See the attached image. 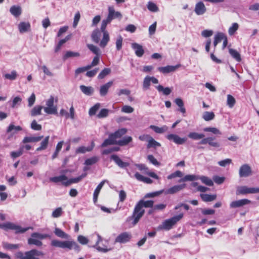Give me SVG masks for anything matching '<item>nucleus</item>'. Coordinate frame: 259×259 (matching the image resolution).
Listing matches in <instances>:
<instances>
[{
  "label": "nucleus",
  "mask_w": 259,
  "mask_h": 259,
  "mask_svg": "<svg viewBox=\"0 0 259 259\" xmlns=\"http://www.w3.org/2000/svg\"><path fill=\"white\" fill-rule=\"evenodd\" d=\"M108 11L107 17L102 21V24H105V26H107L113 19L115 18L121 19L122 18V14L119 12L115 11L113 6L108 7Z\"/></svg>",
  "instance_id": "423d86ee"
},
{
  "label": "nucleus",
  "mask_w": 259,
  "mask_h": 259,
  "mask_svg": "<svg viewBox=\"0 0 259 259\" xmlns=\"http://www.w3.org/2000/svg\"><path fill=\"white\" fill-rule=\"evenodd\" d=\"M132 235L131 233L124 232L119 234L115 239V242L126 243L130 241Z\"/></svg>",
  "instance_id": "9b49d317"
},
{
  "label": "nucleus",
  "mask_w": 259,
  "mask_h": 259,
  "mask_svg": "<svg viewBox=\"0 0 259 259\" xmlns=\"http://www.w3.org/2000/svg\"><path fill=\"white\" fill-rule=\"evenodd\" d=\"M80 89L81 92L87 95H91L94 92V89L91 87L82 85L80 86Z\"/></svg>",
  "instance_id": "37998d69"
},
{
  "label": "nucleus",
  "mask_w": 259,
  "mask_h": 259,
  "mask_svg": "<svg viewBox=\"0 0 259 259\" xmlns=\"http://www.w3.org/2000/svg\"><path fill=\"white\" fill-rule=\"evenodd\" d=\"M181 65L180 64L177 65L176 66L167 65L165 67H159L158 68V70L163 73H168L175 71Z\"/></svg>",
  "instance_id": "4be33fe9"
},
{
  "label": "nucleus",
  "mask_w": 259,
  "mask_h": 259,
  "mask_svg": "<svg viewBox=\"0 0 259 259\" xmlns=\"http://www.w3.org/2000/svg\"><path fill=\"white\" fill-rule=\"evenodd\" d=\"M156 88L159 92H162L163 94L164 95H168L171 92V89L170 88L168 87L164 88L161 85L156 86Z\"/></svg>",
  "instance_id": "79ce46f5"
},
{
  "label": "nucleus",
  "mask_w": 259,
  "mask_h": 259,
  "mask_svg": "<svg viewBox=\"0 0 259 259\" xmlns=\"http://www.w3.org/2000/svg\"><path fill=\"white\" fill-rule=\"evenodd\" d=\"M135 177L138 181L146 184H151L153 182V181L150 178L144 177L138 172L135 174Z\"/></svg>",
  "instance_id": "72a5a7b5"
},
{
  "label": "nucleus",
  "mask_w": 259,
  "mask_h": 259,
  "mask_svg": "<svg viewBox=\"0 0 259 259\" xmlns=\"http://www.w3.org/2000/svg\"><path fill=\"white\" fill-rule=\"evenodd\" d=\"M99 158L97 156H93L90 158L86 159L84 161V164L87 165H91L96 163Z\"/></svg>",
  "instance_id": "bf43d9fd"
},
{
  "label": "nucleus",
  "mask_w": 259,
  "mask_h": 259,
  "mask_svg": "<svg viewBox=\"0 0 259 259\" xmlns=\"http://www.w3.org/2000/svg\"><path fill=\"white\" fill-rule=\"evenodd\" d=\"M51 245L54 247H59L63 249L69 250L74 249L77 251L80 250V247L78 244L73 241H60L57 239L52 240Z\"/></svg>",
  "instance_id": "f257e3e1"
},
{
  "label": "nucleus",
  "mask_w": 259,
  "mask_h": 259,
  "mask_svg": "<svg viewBox=\"0 0 259 259\" xmlns=\"http://www.w3.org/2000/svg\"><path fill=\"white\" fill-rule=\"evenodd\" d=\"M43 109V106H36L32 108L30 114L32 116H35L41 114V110Z\"/></svg>",
  "instance_id": "de8ad7c7"
},
{
  "label": "nucleus",
  "mask_w": 259,
  "mask_h": 259,
  "mask_svg": "<svg viewBox=\"0 0 259 259\" xmlns=\"http://www.w3.org/2000/svg\"><path fill=\"white\" fill-rule=\"evenodd\" d=\"M183 217V214L180 213L179 215H175L169 219L165 220L162 223L158 226L157 230H169L177 222L181 220Z\"/></svg>",
  "instance_id": "f03ea898"
},
{
  "label": "nucleus",
  "mask_w": 259,
  "mask_h": 259,
  "mask_svg": "<svg viewBox=\"0 0 259 259\" xmlns=\"http://www.w3.org/2000/svg\"><path fill=\"white\" fill-rule=\"evenodd\" d=\"M18 28L19 32L23 33L30 30V24L29 22H21L18 24Z\"/></svg>",
  "instance_id": "5701e85b"
},
{
  "label": "nucleus",
  "mask_w": 259,
  "mask_h": 259,
  "mask_svg": "<svg viewBox=\"0 0 259 259\" xmlns=\"http://www.w3.org/2000/svg\"><path fill=\"white\" fill-rule=\"evenodd\" d=\"M2 246L6 250H15L19 248V244H11L7 242H3Z\"/></svg>",
  "instance_id": "f704fd0d"
},
{
  "label": "nucleus",
  "mask_w": 259,
  "mask_h": 259,
  "mask_svg": "<svg viewBox=\"0 0 259 259\" xmlns=\"http://www.w3.org/2000/svg\"><path fill=\"white\" fill-rule=\"evenodd\" d=\"M27 259H39V257L43 255V253L36 249H32L26 251Z\"/></svg>",
  "instance_id": "a211bd4d"
},
{
  "label": "nucleus",
  "mask_w": 259,
  "mask_h": 259,
  "mask_svg": "<svg viewBox=\"0 0 259 259\" xmlns=\"http://www.w3.org/2000/svg\"><path fill=\"white\" fill-rule=\"evenodd\" d=\"M115 144H117V141L115 140V139L112 138V136L110 135L109 138L104 141V142L102 144V146L105 147L109 145H112Z\"/></svg>",
  "instance_id": "6e6d98bb"
},
{
  "label": "nucleus",
  "mask_w": 259,
  "mask_h": 259,
  "mask_svg": "<svg viewBox=\"0 0 259 259\" xmlns=\"http://www.w3.org/2000/svg\"><path fill=\"white\" fill-rule=\"evenodd\" d=\"M201 199L205 202L212 201L217 198L216 195H209L207 194H201L200 195Z\"/></svg>",
  "instance_id": "a19ab883"
},
{
  "label": "nucleus",
  "mask_w": 259,
  "mask_h": 259,
  "mask_svg": "<svg viewBox=\"0 0 259 259\" xmlns=\"http://www.w3.org/2000/svg\"><path fill=\"white\" fill-rule=\"evenodd\" d=\"M43 138V136H38V137H35V136H30V137H25L22 142L23 143H30V142H37L39 141Z\"/></svg>",
  "instance_id": "c85d7f7f"
},
{
  "label": "nucleus",
  "mask_w": 259,
  "mask_h": 259,
  "mask_svg": "<svg viewBox=\"0 0 259 259\" xmlns=\"http://www.w3.org/2000/svg\"><path fill=\"white\" fill-rule=\"evenodd\" d=\"M111 159L113 160L120 167H125L128 165L127 162H125L122 161V160L117 155H112L111 156Z\"/></svg>",
  "instance_id": "bb28decb"
},
{
  "label": "nucleus",
  "mask_w": 259,
  "mask_h": 259,
  "mask_svg": "<svg viewBox=\"0 0 259 259\" xmlns=\"http://www.w3.org/2000/svg\"><path fill=\"white\" fill-rule=\"evenodd\" d=\"M94 147V142L92 143L91 146L85 147V146H80L76 149V153H84L86 152H89L92 150Z\"/></svg>",
  "instance_id": "c756f323"
},
{
  "label": "nucleus",
  "mask_w": 259,
  "mask_h": 259,
  "mask_svg": "<svg viewBox=\"0 0 259 259\" xmlns=\"http://www.w3.org/2000/svg\"><path fill=\"white\" fill-rule=\"evenodd\" d=\"M259 193V188L248 187L247 186H239L237 188V195H246Z\"/></svg>",
  "instance_id": "1a4fd4ad"
},
{
  "label": "nucleus",
  "mask_w": 259,
  "mask_h": 259,
  "mask_svg": "<svg viewBox=\"0 0 259 259\" xmlns=\"http://www.w3.org/2000/svg\"><path fill=\"white\" fill-rule=\"evenodd\" d=\"M161 146L160 143L156 141L152 137L150 139L149 143L147 145V148H156L157 147H159Z\"/></svg>",
  "instance_id": "13d9d810"
},
{
  "label": "nucleus",
  "mask_w": 259,
  "mask_h": 259,
  "mask_svg": "<svg viewBox=\"0 0 259 259\" xmlns=\"http://www.w3.org/2000/svg\"><path fill=\"white\" fill-rule=\"evenodd\" d=\"M54 102V98L52 96L46 101L45 106H43V109L46 113L48 114H57V106L55 105Z\"/></svg>",
  "instance_id": "20e7f679"
},
{
  "label": "nucleus",
  "mask_w": 259,
  "mask_h": 259,
  "mask_svg": "<svg viewBox=\"0 0 259 259\" xmlns=\"http://www.w3.org/2000/svg\"><path fill=\"white\" fill-rule=\"evenodd\" d=\"M150 128L158 134L163 133L166 132L168 130V127L166 125H163V126L159 127L155 125H151L150 126Z\"/></svg>",
  "instance_id": "c9c22d12"
},
{
  "label": "nucleus",
  "mask_w": 259,
  "mask_h": 259,
  "mask_svg": "<svg viewBox=\"0 0 259 259\" xmlns=\"http://www.w3.org/2000/svg\"><path fill=\"white\" fill-rule=\"evenodd\" d=\"M251 201L247 199H242L236 201H232L230 203V207L231 208H237L241 207L243 205L249 204Z\"/></svg>",
  "instance_id": "dca6fc26"
},
{
  "label": "nucleus",
  "mask_w": 259,
  "mask_h": 259,
  "mask_svg": "<svg viewBox=\"0 0 259 259\" xmlns=\"http://www.w3.org/2000/svg\"><path fill=\"white\" fill-rule=\"evenodd\" d=\"M199 179L201 181L202 183L208 186H212L213 185L212 180L207 177L204 176H199Z\"/></svg>",
  "instance_id": "c03bdc74"
},
{
  "label": "nucleus",
  "mask_w": 259,
  "mask_h": 259,
  "mask_svg": "<svg viewBox=\"0 0 259 259\" xmlns=\"http://www.w3.org/2000/svg\"><path fill=\"white\" fill-rule=\"evenodd\" d=\"M22 130V128L20 126H15L13 124H10L7 130V133H10L13 135Z\"/></svg>",
  "instance_id": "cd10ccee"
},
{
  "label": "nucleus",
  "mask_w": 259,
  "mask_h": 259,
  "mask_svg": "<svg viewBox=\"0 0 259 259\" xmlns=\"http://www.w3.org/2000/svg\"><path fill=\"white\" fill-rule=\"evenodd\" d=\"M153 201L152 200H140L137 204L139 205L142 209L144 207H151L153 205Z\"/></svg>",
  "instance_id": "58836bf2"
},
{
  "label": "nucleus",
  "mask_w": 259,
  "mask_h": 259,
  "mask_svg": "<svg viewBox=\"0 0 259 259\" xmlns=\"http://www.w3.org/2000/svg\"><path fill=\"white\" fill-rule=\"evenodd\" d=\"M87 176L85 173L82 174L81 176L72 179H69V185L73 183H77L80 181L83 178H85Z\"/></svg>",
  "instance_id": "680f3d73"
},
{
  "label": "nucleus",
  "mask_w": 259,
  "mask_h": 259,
  "mask_svg": "<svg viewBox=\"0 0 259 259\" xmlns=\"http://www.w3.org/2000/svg\"><path fill=\"white\" fill-rule=\"evenodd\" d=\"M166 137L168 140L172 141L178 145L184 144L187 140L186 138H181L178 135L174 134H168Z\"/></svg>",
  "instance_id": "ddd939ff"
},
{
  "label": "nucleus",
  "mask_w": 259,
  "mask_h": 259,
  "mask_svg": "<svg viewBox=\"0 0 259 259\" xmlns=\"http://www.w3.org/2000/svg\"><path fill=\"white\" fill-rule=\"evenodd\" d=\"M67 171V169L61 170L60 175L50 178V181L56 184L61 183L65 187L69 186V178L65 175Z\"/></svg>",
  "instance_id": "39448f33"
},
{
  "label": "nucleus",
  "mask_w": 259,
  "mask_h": 259,
  "mask_svg": "<svg viewBox=\"0 0 259 259\" xmlns=\"http://www.w3.org/2000/svg\"><path fill=\"white\" fill-rule=\"evenodd\" d=\"M111 72L110 68H104L99 74L98 78L102 79L104 78L106 75L109 74Z\"/></svg>",
  "instance_id": "0e129e2a"
},
{
  "label": "nucleus",
  "mask_w": 259,
  "mask_h": 259,
  "mask_svg": "<svg viewBox=\"0 0 259 259\" xmlns=\"http://www.w3.org/2000/svg\"><path fill=\"white\" fill-rule=\"evenodd\" d=\"M50 137H46L44 140L41 142L40 147L36 149L37 151H40L46 149L47 148Z\"/></svg>",
  "instance_id": "a18cd8bd"
},
{
  "label": "nucleus",
  "mask_w": 259,
  "mask_h": 259,
  "mask_svg": "<svg viewBox=\"0 0 259 259\" xmlns=\"http://www.w3.org/2000/svg\"><path fill=\"white\" fill-rule=\"evenodd\" d=\"M204 132H211L215 135H221L222 133L219 129L215 127H207L203 129Z\"/></svg>",
  "instance_id": "e2e57ef3"
},
{
  "label": "nucleus",
  "mask_w": 259,
  "mask_h": 259,
  "mask_svg": "<svg viewBox=\"0 0 259 259\" xmlns=\"http://www.w3.org/2000/svg\"><path fill=\"white\" fill-rule=\"evenodd\" d=\"M186 186V185L185 184L179 185H175L166 190H164L163 193H164V194L166 195L173 194L183 190L184 188H185Z\"/></svg>",
  "instance_id": "4468645a"
},
{
  "label": "nucleus",
  "mask_w": 259,
  "mask_h": 259,
  "mask_svg": "<svg viewBox=\"0 0 259 259\" xmlns=\"http://www.w3.org/2000/svg\"><path fill=\"white\" fill-rule=\"evenodd\" d=\"M113 81H110L106 83V84L102 85L100 89V94L101 96H105L107 95L109 89L113 84Z\"/></svg>",
  "instance_id": "b1692460"
},
{
  "label": "nucleus",
  "mask_w": 259,
  "mask_h": 259,
  "mask_svg": "<svg viewBox=\"0 0 259 259\" xmlns=\"http://www.w3.org/2000/svg\"><path fill=\"white\" fill-rule=\"evenodd\" d=\"M145 210L142 209L139 205L137 204L135 206L134 210L132 215V218L134 219L133 225H135L139 222L140 219L142 217L144 214Z\"/></svg>",
  "instance_id": "9d476101"
},
{
  "label": "nucleus",
  "mask_w": 259,
  "mask_h": 259,
  "mask_svg": "<svg viewBox=\"0 0 259 259\" xmlns=\"http://www.w3.org/2000/svg\"><path fill=\"white\" fill-rule=\"evenodd\" d=\"M101 31L98 29L94 30L91 35V37L93 41L96 43H99L100 40Z\"/></svg>",
  "instance_id": "473e14b6"
},
{
  "label": "nucleus",
  "mask_w": 259,
  "mask_h": 259,
  "mask_svg": "<svg viewBox=\"0 0 259 259\" xmlns=\"http://www.w3.org/2000/svg\"><path fill=\"white\" fill-rule=\"evenodd\" d=\"M188 136L189 138L193 140H198L203 138L204 137V135L196 132H191L188 134Z\"/></svg>",
  "instance_id": "09e8293b"
},
{
  "label": "nucleus",
  "mask_w": 259,
  "mask_h": 259,
  "mask_svg": "<svg viewBox=\"0 0 259 259\" xmlns=\"http://www.w3.org/2000/svg\"><path fill=\"white\" fill-rule=\"evenodd\" d=\"M132 48L133 50H134L135 54L138 57H141L144 53V50L143 48V47L136 42L132 43Z\"/></svg>",
  "instance_id": "aec40b11"
},
{
  "label": "nucleus",
  "mask_w": 259,
  "mask_h": 259,
  "mask_svg": "<svg viewBox=\"0 0 259 259\" xmlns=\"http://www.w3.org/2000/svg\"><path fill=\"white\" fill-rule=\"evenodd\" d=\"M230 54L237 61L240 62L241 60L240 54L235 50L233 49H229V50Z\"/></svg>",
  "instance_id": "8fccbe9b"
},
{
  "label": "nucleus",
  "mask_w": 259,
  "mask_h": 259,
  "mask_svg": "<svg viewBox=\"0 0 259 259\" xmlns=\"http://www.w3.org/2000/svg\"><path fill=\"white\" fill-rule=\"evenodd\" d=\"M239 28V25L237 23H233L229 27L228 30L229 34L230 36L233 35Z\"/></svg>",
  "instance_id": "4d7b16f0"
},
{
  "label": "nucleus",
  "mask_w": 259,
  "mask_h": 259,
  "mask_svg": "<svg viewBox=\"0 0 259 259\" xmlns=\"http://www.w3.org/2000/svg\"><path fill=\"white\" fill-rule=\"evenodd\" d=\"M227 36L222 32H218L214 37L213 45L215 48L217 45L222 40L224 39Z\"/></svg>",
  "instance_id": "7c9ffc66"
},
{
  "label": "nucleus",
  "mask_w": 259,
  "mask_h": 259,
  "mask_svg": "<svg viewBox=\"0 0 259 259\" xmlns=\"http://www.w3.org/2000/svg\"><path fill=\"white\" fill-rule=\"evenodd\" d=\"M48 237L47 234H42L38 233H33L31 237L28 239V243L30 245H35L40 246L42 245L41 240Z\"/></svg>",
  "instance_id": "0eeeda50"
},
{
  "label": "nucleus",
  "mask_w": 259,
  "mask_h": 259,
  "mask_svg": "<svg viewBox=\"0 0 259 259\" xmlns=\"http://www.w3.org/2000/svg\"><path fill=\"white\" fill-rule=\"evenodd\" d=\"M106 182V180L102 181L97 186L96 189H95L94 195H93V200L94 203H96L98 199V195L100 193V192L103 186H104L105 183Z\"/></svg>",
  "instance_id": "a878e982"
},
{
  "label": "nucleus",
  "mask_w": 259,
  "mask_h": 259,
  "mask_svg": "<svg viewBox=\"0 0 259 259\" xmlns=\"http://www.w3.org/2000/svg\"><path fill=\"white\" fill-rule=\"evenodd\" d=\"M206 11V8L202 2L197 3L195 7L194 12L197 15H202Z\"/></svg>",
  "instance_id": "f3484780"
},
{
  "label": "nucleus",
  "mask_w": 259,
  "mask_h": 259,
  "mask_svg": "<svg viewBox=\"0 0 259 259\" xmlns=\"http://www.w3.org/2000/svg\"><path fill=\"white\" fill-rule=\"evenodd\" d=\"M100 106V104L97 103L94 106L91 107L89 112L90 115L92 116L93 115H95L96 112L99 110Z\"/></svg>",
  "instance_id": "338daca9"
},
{
  "label": "nucleus",
  "mask_w": 259,
  "mask_h": 259,
  "mask_svg": "<svg viewBox=\"0 0 259 259\" xmlns=\"http://www.w3.org/2000/svg\"><path fill=\"white\" fill-rule=\"evenodd\" d=\"M105 24H102L101 26V31L103 33L102 39L99 41V45L102 48H104L110 41V36L109 32L106 30Z\"/></svg>",
  "instance_id": "6e6552de"
},
{
  "label": "nucleus",
  "mask_w": 259,
  "mask_h": 259,
  "mask_svg": "<svg viewBox=\"0 0 259 259\" xmlns=\"http://www.w3.org/2000/svg\"><path fill=\"white\" fill-rule=\"evenodd\" d=\"M55 235L61 238L68 239L69 235L59 228H56L54 230Z\"/></svg>",
  "instance_id": "e433bc0d"
},
{
  "label": "nucleus",
  "mask_w": 259,
  "mask_h": 259,
  "mask_svg": "<svg viewBox=\"0 0 259 259\" xmlns=\"http://www.w3.org/2000/svg\"><path fill=\"white\" fill-rule=\"evenodd\" d=\"M0 228L6 231L13 230L15 231V233H24L28 230V228H22L21 226L11 222H6L0 224Z\"/></svg>",
  "instance_id": "7ed1b4c3"
},
{
  "label": "nucleus",
  "mask_w": 259,
  "mask_h": 259,
  "mask_svg": "<svg viewBox=\"0 0 259 259\" xmlns=\"http://www.w3.org/2000/svg\"><path fill=\"white\" fill-rule=\"evenodd\" d=\"M215 115L213 112L205 111L202 115L203 119L205 121H210L214 119Z\"/></svg>",
  "instance_id": "49530a36"
},
{
  "label": "nucleus",
  "mask_w": 259,
  "mask_h": 259,
  "mask_svg": "<svg viewBox=\"0 0 259 259\" xmlns=\"http://www.w3.org/2000/svg\"><path fill=\"white\" fill-rule=\"evenodd\" d=\"M97 242H96L95 245L94 246V247H96V249L98 251L104 252H107V251L110 250L111 249L107 248L106 245H103V246H101L99 245L100 242L103 241V239L99 234H97Z\"/></svg>",
  "instance_id": "412c9836"
},
{
  "label": "nucleus",
  "mask_w": 259,
  "mask_h": 259,
  "mask_svg": "<svg viewBox=\"0 0 259 259\" xmlns=\"http://www.w3.org/2000/svg\"><path fill=\"white\" fill-rule=\"evenodd\" d=\"M132 138L130 136H126L122 139L117 141V144L120 146H125L132 141Z\"/></svg>",
  "instance_id": "ea45409f"
},
{
  "label": "nucleus",
  "mask_w": 259,
  "mask_h": 259,
  "mask_svg": "<svg viewBox=\"0 0 259 259\" xmlns=\"http://www.w3.org/2000/svg\"><path fill=\"white\" fill-rule=\"evenodd\" d=\"M80 54L78 52L67 51L63 56V59L66 60L69 58L79 57Z\"/></svg>",
  "instance_id": "864d4df0"
},
{
  "label": "nucleus",
  "mask_w": 259,
  "mask_h": 259,
  "mask_svg": "<svg viewBox=\"0 0 259 259\" xmlns=\"http://www.w3.org/2000/svg\"><path fill=\"white\" fill-rule=\"evenodd\" d=\"M62 214V209L61 207H58L54 210L52 214L53 218H57L60 217Z\"/></svg>",
  "instance_id": "774afa93"
},
{
  "label": "nucleus",
  "mask_w": 259,
  "mask_h": 259,
  "mask_svg": "<svg viewBox=\"0 0 259 259\" xmlns=\"http://www.w3.org/2000/svg\"><path fill=\"white\" fill-rule=\"evenodd\" d=\"M252 174V170L250 166L247 164L242 165L239 170L240 177H248Z\"/></svg>",
  "instance_id": "f8f14e48"
},
{
  "label": "nucleus",
  "mask_w": 259,
  "mask_h": 259,
  "mask_svg": "<svg viewBox=\"0 0 259 259\" xmlns=\"http://www.w3.org/2000/svg\"><path fill=\"white\" fill-rule=\"evenodd\" d=\"M214 138L212 137H207L203 139L200 142V144H208L210 146L218 148L220 146V144L219 142L213 141Z\"/></svg>",
  "instance_id": "6ab92c4d"
},
{
  "label": "nucleus",
  "mask_w": 259,
  "mask_h": 259,
  "mask_svg": "<svg viewBox=\"0 0 259 259\" xmlns=\"http://www.w3.org/2000/svg\"><path fill=\"white\" fill-rule=\"evenodd\" d=\"M136 166L138 168L139 170H144V172L146 174L148 175L149 176L157 180H158L159 179V177L155 173L149 171L148 167H146V166L145 164H136Z\"/></svg>",
  "instance_id": "2eb2a0df"
},
{
  "label": "nucleus",
  "mask_w": 259,
  "mask_h": 259,
  "mask_svg": "<svg viewBox=\"0 0 259 259\" xmlns=\"http://www.w3.org/2000/svg\"><path fill=\"white\" fill-rule=\"evenodd\" d=\"M87 47L92 52L95 54L96 56L100 55V49L97 46L92 44H88Z\"/></svg>",
  "instance_id": "5fc2aeb1"
},
{
  "label": "nucleus",
  "mask_w": 259,
  "mask_h": 259,
  "mask_svg": "<svg viewBox=\"0 0 259 259\" xmlns=\"http://www.w3.org/2000/svg\"><path fill=\"white\" fill-rule=\"evenodd\" d=\"M147 7L148 10L152 12H157L159 11L157 6L152 2H148Z\"/></svg>",
  "instance_id": "603ef678"
},
{
  "label": "nucleus",
  "mask_w": 259,
  "mask_h": 259,
  "mask_svg": "<svg viewBox=\"0 0 259 259\" xmlns=\"http://www.w3.org/2000/svg\"><path fill=\"white\" fill-rule=\"evenodd\" d=\"M123 38L119 35H118L116 39L115 45L117 51H120L122 47Z\"/></svg>",
  "instance_id": "052dcab7"
},
{
  "label": "nucleus",
  "mask_w": 259,
  "mask_h": 259,
  "mask_svg": "<svg viewBox=\"0 0 259 259\" xmlns=\"http://www.w3.org/2000/svg\"><path fill=\"white\" fill-rule=\"evenodd\" d=\"M17 73L16 71L13 70L10 73H7L5 75V77L10 80H14L16 78Z\"/></svg>",
  "instance_id": "69168bd1"
},
{
  "label": "nucleus",
  "mask_w": 259,
  "mask_h": 259,
  "mask_svg": "<svg viewBox=\"0 0 259 259\" xmlns=\"http://www.w3.org/2000/svg\"><path fill=\"white\" fill-rule=\"evenodd\" d=\"M236 103L235 98L231 95L227 96V105L230 108H232Z\"/></svg>",
  "instance_id": "3c124183"
},
{
  "label": "nucleus",
  "mask_w": 259,
  "mask_h": 259,
  "mask_svg": "<svg viewBox=\"0 0 259 259\" xmlns=\"http://www.w3.org/2000/svg\"><path fill=\"white\" fill-rule=\"evenodd\" d=\"M127 132V130L125 128H122L119 129L117 131H116L114 133L110 134L112 138H113L115 140H116L117 139L121 137L123 135H125Z\"/></svg>",
  "instance_id": "2f4dec72"
},
{
  "label": "nucleus",
  "mask_w": 259,
  "mask_h": 259,
  "mask_svg": "<svg viewBox=\"0 0 259 259\" xmlns=\"http://www.w3.org/2000/svg\"><path fill=\"white\" fill-rule=\"evenodd\" d=\"M199 176L195 175H188L179 181V182L185 181H193L199 179Z\"/></svg>",
  "instance_id": "4c0bfd02"
},
{
  "label": "nucleus",
  "mask_w": 259,
  "mask_h": 259,
  "mask_svg": "<svg viewBox=\"0 0 259 259\" xmlns=\"http://www.w3.org/2000/svg\"><path fill=\"white\" fill-rule=\"evenodd\" d=\"M10 12L14 17H18L22 13V9L20 6L14 5L10 8Z\"/></svg>",
  "instance_id": "393cba45"
}]
</instances>
